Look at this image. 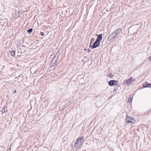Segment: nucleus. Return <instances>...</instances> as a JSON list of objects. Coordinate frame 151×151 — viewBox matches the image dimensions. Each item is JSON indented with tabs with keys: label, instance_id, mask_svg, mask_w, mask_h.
I'll use <instances>...</instances> for the list:
<instances>
[{
	"label": "nucleus",
	"instance_id": "f257e3e1",
	"mask_svg": "<svg viewBox=\"0 0 151 151\" xmlns=\"http://www.w3.org/2000/svg\"><path fill=\"white\" fill-rule=\"evenodd\" d=\"M121 31V29H118L112 32L109 36L108 38H111V39H116L118 37V35H119Z\"/></svg>",
	"mask_w": 151,
	"mask_h": 151
},
{
	"label": "nucleus",
	"instance_id": "f03ea898",
	"mask_svg": "<svg viewBox=\"0 0 151 151\" xmlns=\"http://www.w3.org/2000/svg\"><path fill=\"white\" fill-rule=\"evenodd\" d=\"M134 119L132 117H130L129 116H127L126 119V122L132 124L134 123Z\"/></svg>",
	"mask_w": 151,
	"mask_h": 151
},
{
	"label": "nucleus",
	"instance_id": "7ed1b4c3",
	"mask_svg": "<svg viewBox=\"0 0 151 151\" xmlns=\"http://www.w3.org/2000/svg\"><path fill=\"white\" fill-rule=\"evenodd\" d=\"M100 43V42H99V41H98L96 40L95 42H94V43L92 45V49H93L97 47L99 45Z\"/></svg>",
	"mask_w": 151,
	"mask_h": 151
},
{
	"label": "nucleus",
	"instance_id": "20e7f679",
	"mask_svg": "<svg viewBox=\"0 0 151 151\" xmlns=\"http://www.w3.org/2000/svg\"><path fill=\"white\" fill-rule=\"evenodd\" d=\"M117 84V81L115 80H111L108 82L109 85L111 86H113L114 85H116Z\"/></svg>",
	"mask_w": 151,
	"mask_h": 151
},
{
	"label": "nucleus",
	"instance_id": "39448f33",
	"mask_svg": "<svg viewBox=\"0 0 151 151\" xmlns=\"http://www.w3.org/2000/svg\"><path fill=\"white\" fill-rule=\"evenodd\" d=\"M97 36V37L96 40L101 42V41L102 40V34H99V35H96Z\"/></svg>",
	"mask_w": 151,
	"mask_h": 151
},
{
	"label": "nucleus",
	"instance_id": "423d86ee",
	"mask_svg": "<svg viewBox=\"0 0 151 151\" xmlns=\"http://www.w3.org/2000/svg\"><path fill=\"white\" fill-rule=\"evenodd\" d=\"M143 86L144 87H149L151 88V83H148L147 82H146L145 83L143 84Z\"/></svg>",
	"mask_w": 151,
	"mask_h": 151
},
{
	"label": "nucleus",
	"instance_id": "0eeeda50",
	"mask_svg": "<svg viewBox=\"0 0 151 151\" xmlns=\"http://www.w3.org/2000/svg\"><path fill=\"white\" fill-rule=\"evenodd\" d=\"M82 145V144L81 143H79V144L77 145H74V147L76 148V151L78 149L80 148L81 147Z\"/></svg>",
	"mask_w": 151,
	"mask_h": 151
},
{
	"label": "nucleus",
	"instance_id": "6e6552de",
	"mask_svg": "<svg viewBox=\"0 0 151 151\" xmlns=\"http://www.w3.org/2000/svg\"><path fill=\"white\" fill-rule=\"evenodd\" d=\"M7 111L8 110H7V107L5 106L4 108L2 110L1 112L3 114L6 111L7 112Z\"/></svg>",
	"mask_w": 151,
	"mask_h": 151
},
{
	"label": "nucleus",
	"instance_id": "1a4fd4ad",
	"mask_svg": "<svg viewBox=\"0 0 151 151\" xmlns=\"http://www.w3.org/2000/svg\"><path fill=\"white\" fill-rule=\"evenodd\" d=\"M78 139H79V143H81V144H82L84 141V138L82 136L81 138H78Z\"/></svg>",
	"mask_w": 151,
	"mask_h": 151
},
{
	"label": "nucleus",
	"instance_id": "9d476101",
	"mask_svg": "<svg viewBox=\"0 0 151 151\" xmlns=\"http://www.w3.org/2000/svg\"><path fill=\"white\" fill-rule=\"evenodd\" d=\"M33 31V29L32 28H31L30 29H28L27 30V32L29 34H30L32 33Z\"/></svg>",
	"mask_w": 151,
	"mask_h": 151
},
{
	"label": "nucleus",
	"instance_id": "9b49d317",
	"mask_svg": "<svg viewBox=\"0 0 151 151\" xmlns=\"http://www.w3.org/2000/svg\"><path fill=\"white\" fill-rule=\"evenodd\" d=\"M125 82L126 83L129 84L131 83V80H130V79H128V80H126Z\"/></svg>",
	"mask_w": 151,
	"mask_h": 151
},
{
	"label": "nucleus",
	"instance_id": "f8f14e48",
	"mask_svg": "<svg viewBox=\"0 0 151 151\" xmlns=\"http://www.w3.org/2000/svg\"><path fill=\"white\" fill-rule=\"evenodd\" d=\"M95 41V39L93 37L91 38V40H90V44H91L92 43Z\"/></svg>",
	"mask_w": 151,
	"mask_h": 151
},
{
	"label": "nucleus",
	"instance_id": "ddd939ff",
	"mask_svg": "<svg viewBox=\"0 0 151 151\" xmlns=\"http://www.w3.org/2000/svg\"><path fill=\"white\" fill-rule=\"evenodd\" d=\"M79 139H78V138L77 139L75 143V145H78L79 144Z\"/></svg>",
	"mask_w": 151,
	"mask_h": 151
},
{
	"label": "nucleus",
	"instance_id": "4468645a",
	"mask_svg": "<svg viewBox=\"0 0 151 151\" xmlns=\"http://www.w3.org/2000/svg\"><path fill=\"white\" fill-rule=\"evenodd\" d=\"M18 14H19V13L18 12H15V18H16L17 17H18V16H19V15H17Z\"/></svg>",
	"mask_w": 151,
	"mask_h": 151
},
{
	"label": "nucleus",
	"instance_id": "2eb2a0df",
	"mask_svg": "<svg viewBox=\"0 0 151 151\" xmlns=\"http://www.w3.org/2000/svg\"><path fill=\"white\" fill-rule=\"evenodd\" d=\"M15 54V52L14 51H12L11 52V54L12 55V56H13Z\"/></svg>",
	"mask_w": 151,
	"mask_h": 151
},
{
	"label": "nucleus",
	"instance_id": "dca6fc26",
	"mask_svg": "<svg viewBox=\"0 0 151 151\" xmlns=\"http://www.w3.org/2000/svg\"><path fill=\"white\" fill-rule=\"evenodd\" d=\"M118 87H115L114 88V89L113 90V92H115L118 89Z\"/></svg>",
	"mask_w": 151,
	"mask_h": 151
},
{
	"label": "nucleus",
	"instance_id": "f3484780",
	"mask_svg": "<svg viewBox=\"0 0 151 151\" xmlns=\"http://www.w3.org/2000/svg\"><path fill=\"white\" fill-rule=\"evenodd\" d=\"M132 99L131 98V97H130L129 98V99H128V101L129 102H131L132 101Z\"/></svg>",
	"mask_w": 151,
	"mask_h": 151
},
{
	"label": "nucleus",
	"instance_id": "a211bd4d",
	"mask_svg": "<svg viewBox=\"0 0 151 151\" xmlns=\"http://www.w3.org/2000/svg\"><path fill=\"white\" fill-rule=\"evenodd\" d=\"M40 34L42 36H44L45 35V33L43 32H40Z\"/></svg>",
	"mask_w": 151,
	"mask_h": 151
},
{
	"label": "nucleus",
	"instance_id": "6ab92c4d",
	"mask_svg": "<svg viewBox=\"0 0 151 151\" xmlns=\"http://www.w3.org/2000/svg\"><path fill=\"white\" fill-rule=\"evenodd\" d=\"M30 71L31 72V73H32V72H33V67H32L30 69Z\"/></svg>",
	"mask_w": 151,
	"mask_h": 151
},
{
	"label": "nucleus",
	"instance_id": "aec40b11",
	"mask_svg": "<svg viewBox=\"0 0 151 151\" xmlns=\"http://www.w3.org/2000/svg\"><path fill=\"white\" fill-rule=\"evenodd\" d=\"M148 60L150 61H151V56L149 57L148 58Z\"/></svg>",
	"mask_w": 151,
	"mask_h": 151
},
{
	"label": "nucleus",
	"instance_id": "412c9836",
	"mask_svg": "<svg viewBox=\"0 0 151 151\" xmlns=\"http://www.w3.org/2000/svg\"><path fill=\"white\" fill-rule=\"evenodd\" d=\"M88 52H91V50H90L89 49H88Z\"/></svg>",
	"mask_w": 151,
	"mask_h": 151
},
{
	"label": "nucleus",
	"instance_id": "4be33fe9",
	"mask_svg": "<svg viewBox=\"0 0 151 151\" xmlns=\"http://www.w3.org/2000/svg\"><path fill=\"white\" fill-rule=\"evenodd\" d=\"M92 46H91V44H90V45L89 46V47H90L91 48H92Z\"/></svg>",
	"mask_w": 151,
	"mask_h": 151
},
{
	"label": "nucleus",
	"instance_id": "5701e85b",
	"mask_svg": "<svg viewBox=\"0 0 151 151\" xmlns=\"http://www.w3.org/2000/svg\"><path fill=\"white\" fill-rule=\"evenodd\" d=\"M53 61H52V62H51V65H52V66H53V65H54V63H53V64H52V63Z\"/></svg>",
	"mask_w": 151,
	"mask_h": 151
},
{
	"label": "nucleus",
	"instance_id": "b1692460",
	"mask_svg": "<svg viewBox=\"0 0 151 151\" xmlns=\"http://www.w3.org/2000/svg\"><path fill=\"white\" fill-rule=\"evenodd\" d=\"M129 79H130V80H132V77H130V78Z\"/></svg>",
	"mask_w": 151,
	"mask_h": 151
},
{
	"label": "nucleus",
	"instance_id": "393cba45",
	"mask_svg": "<svg viewBox=\"0 0 151 151\" xmlns=\"http://www.w3.org/2000/svg\"><path fill=\"white\" fill-rule=\"evenodd\" d=\"M16 92H17L16 90H15L14 91V93H16Z\"/></svg>",
	"mask_w": 151,
	"mask_h": 151
},
{
	"label": "nucleus",
	"instance_id": "a878e982",
	"mask_svg": "<svg viewBox=\"0 0 151 151\" xmlns=\"http://www.w3.org/2000/svg\"><path fill=\"white\" fill-rule=\"evenodd\" d=\"M57 61V60H55V62L54 63H55V62H56Z\"/></svg>",
	"mask_w": 151,
	"mask_h": 151
},
{
	"label": "nucleus",
	"instance_id": "bb28decb",
	"mask_svg": "<svg viewBox=\"0 0 151 151\" xmlns=\"http://www.w3.org/2000/svg\"><path fill=\"white\" fill-rule=\"evenodd\" d=\"M36 72H37V71H36V70H35V71L34 72V73H36Z\"/></svg>",
	"mask_w": 151,
	"mask_h": 151
},
{
	"label": "nucleus",
	"instance_id": "cd10ccee",
	"mask_svg": "<svg viewBox=\"0 0 151 151\" xmlns=\"http://www.w3.org/2000/svg\"><path fill=\"white\" fill-rule=\"evenodd\" d=\"M73 151H74L73 150Z\"/></svg>",
	"mask_w": 151,
	"mask_h": 151
}]
</instances>
